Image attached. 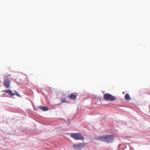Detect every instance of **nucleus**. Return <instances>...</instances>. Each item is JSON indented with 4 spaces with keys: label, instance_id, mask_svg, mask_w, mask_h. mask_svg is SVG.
Listing matches in <instances>:
<instances>
[{
    "label": "nucleus",
    "instance_id": "obj_1",
    "mask_svg": "<svg viewBox=\"0 0 150 150\" xmlns=\"http://www.w3.org/2000/svg\"><path fill=\"white\" fill-rule=\"evenodd\" d=\"M98 139L103 142H112L114 139L113 136L112 135H107L98 137Z\"/></svg>",
    "mask_w": 150,
    "mask_h": 150
},
{
    "label": "nucleus",
    "instance_id": "obj_2",
    "mask_svg": "<svg viewBox=\"0 0 150 150\" xmlns=\"http://www.w3.org/2000/svg\"><path fill=\"white\" fill-rule=\"evenodd\" d=\"M70 136L76 140H83L84 139L83 137L80 133H71Z\"/></svg>",
    "mask_w": 150,
    "mask_h": 150
},
{
    "label": "nucleus",
    "instance_id": "obj_3",
    "mask_svg": "<svg viewBox=\"0 0 150 150\" xmlns=\"http://www.w3.org/2000/svg\"><path fill=\"white\" fill-rule=\"evenodd\" d=\"M103 98L105 100L110 101H114L116 99L115 97L108 93L104 94Z\"/></svg>",
    "mask_w": 150,
    "mask_h": 150
},
{
    "label": "nucleus",
    "instance_id": "obj_4",
    "mask_svg": "<svg viewBox=\"0 0 150 150\" xmlns=\"http://www.w3.org/2000/svg\"><path fill=\"white\" fill-rule=\"evenodd\" d=\"M86 144L87 143L84 142L79 143L77 144H74L73 146L75 149H80L85 146Z\"/></svg>",
    "mask_w": 150,
    "mask_h": 150
},
{
    "label": "nucleus",
    "instance_id": "obj_5",
    "mask_svg": "<svg viewBox=\"0 0 150 150\" xmlns=\"http://www.w3.org/2000/svg\"><path fill=\"white\" fill-rule=\"evenodd\" d=\"M11 83V81L8 79H5L4 80V85L7 88H9Z\"/></svg>",
    "mask_w": 150,
    "mask_h": 150
},
{
    "label": "nucleus",
    "instance_id": "obj_6",
    "mask_svg": "<svg viewBox=\"0 0 150 150\" xmlns=\"http://www.w3.org/2000/svg\"><path fill=\"white\" fill-rule=\"evenodd\" d=\"M77 95L76 93H71L69 97L71 99L73 100H75L76 99Z\"/></svg>",
    "mask_w": 150,
    "mask_h": 150
},
{
    "label": "nucleus",
    "instance_id": "obj_7",
    "mask_svg": "<svg viewBox=\"0 0 150 150\" xmlns=\"http://www.w3.org/2000/svg\"><path fill=\"white\" fill-rule=\"evenodd\" d=\"M3 91L8 94L11 96H14L15 95L14 93H13L12 91L10 90H3ZM2 92H3V91H2Z\"/></svg>",
    "mask_w": 150,
    "mask_h": 150
},
{
    "label": "nucleus",
    "instance_id": "obj_8",
    "mask_svg": "<svg viewBox=\"0 0 150 150\" xmlns=\"http://www.w3.org/2000/svg\"><path fill=\"white\" fill-rule=\"evenodd\" d=\"M39 108L44 111H47L48 110V109L46 107L40 106L39 107Z\"/></svg>",
    "mask_w": 150,
    "mask_h": 150
},
{
    "label": "nucleus",
    "instance_id": "obj_9",
    "mask_svg": "<svg viewBox=\"0 0 150 150\" xmlns=\"http://www.w3.org/2000/svg\"><path fill=\"white\" fill-rule=\"evenodd\" d=\"M125 98L127 100H131V98L130 97L129 95L128 94H126Z\"/></svg>",
    "mask_w": 150,
    "mask_h": 150
},
{
    "label": "nucleus",
    "instance_id": "obj_10",
    "mask_svg": "<svg viewBox=\"0 0 150 150\" xmlns=\"http://www.w3.org/2000/svg\"><path fill=\"white\" fill-rule=\"evenodd\" d=\"M61 101L62 103H66V100L65 98H62L61 99Z\"/></svg>",
    "mask_w": 150,
    "mask_h": 150
},
{
    "label": "nucleus",
    "instance_id": "obj_11",
    "mask_svg": "<svg viewBox=\"0 0 150 150\" xmlns=\"http://www.w3.org/2000/svg\"><path fill=\"white\" fill-rule=\"evenodd\" d=\"M16 95L18 97H21V96L20 95H19L17 92H16Z\"/></svg>",
    "mask_w": 150,
    "mask_h": 150
},
{
    "label": "nucleus",
    "instance_id": "obj_12",
    "mask_svg": "<svg viewBox=\"0 0 150 150\" xmlns=\"http://www.w3.org/2000/svg\"><path fill=\"white\" fill-rule=\"evenodd\" d=\"M10 76V75H7L6 76H4L5 77H9Z\"/></svg>",
    "mask_w": 150,
    "mask_h": 150
},
{
    "label": "nucleus",
    "instance_id": "obj_13",
    "mask_svg": "<svg viewBox=\"0 0 150 150\" xmlns=\"http://www.w3.org/2000/svg\"><path fill=\"white\" fill-rule=\"evenodd\" d=\"M91 142H92V141H91Z\"/></svg>",
    "mask_w": 150,
    "mask_h": 150
}]
</instances>
